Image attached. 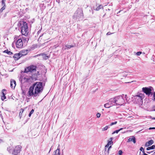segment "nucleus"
I'll use <instances>...</instances> for the list:
<instances>
[{"label": "nucleus", "mask_w": 155, "mask_h": 155, "mask_svg": "<svg viewBox=\"0 0 155 155\" xmlns=\"http://www.w3.org/2000/svg\"><path fill=\"white\" fill-rule=\"evenodd\" d=\"M35 88V95L39 96L43 90V87L42 86V83L40 82H37L35 83L33 85Z\"/></svg>", "instance_id": "1"}, {"label": "nucleus", "mask_w": 155, "mask_h": 155, "mask_svg": "<svg viewBox=\"0 0 155 155\" xmlns=\"http://www.w3.org/2000/svg\"><path fill=\"white\" fill-rule=\"evenodd\" d=\"M83 11L81 8H78L74 14L73 18L75 20H82L83 18Z\"/></svg>", "instance_id": "2"}, {"label": "nucleus", "mask_w": 155, "mask_h": 155, "mask_svg": "<svg viewBox=\"0 0 155 155\" xmlns=\"http://www.w3.org/2000/svg\"><path fill=\"white\" fill-rule=\"evenodd\" d=\"M14 40V42L12 44V45H13L15 43L17 48H21L23 46V42L21 37L20 36H15Z\"/></svg>", "instance_id": "3"}, {"label": "nucleus", "mask_w": 155, "mask_h": 155, "mask_svg": "<svg viewBox=\"0 0 155 155\" xmlns=\"http://www.w3.org/2000/svg\"><path fill=\"white\" fill-rule=\"evenodd\" d=\"M21 27V32L22 35L26 36L28 33L27 24L25 22L22 21L20 23Z\"/></svg>", "instance_id": "4"}, {"label": "nucleus", "mask_w": 155, "mask_h": 155, "mask_svg": "<svg viewBox=\"0 0 155 155\" xmlns=\"http://www.w3.org/2000/svg\"><path fill=\"white\" fill-rule=\"evenodd\" d=\"M116 105H122L125 101L122 95H119L114 97Z\"/></svg>", "instance_id": "5"}, {"label": "nucleus", "mask_w": 155, "mask_h": 155, "mask_svg": "<svg viewBox=\"0 0 155 155\" xmlns=\"http://www.w3.org/2000/svg\"><path fill=\"white\" fill-rule=\"evenodd\" d=\"M36 66L33 65H31L27 67L25 69L24 72L26 73H35L36 71Z\"/></svg>", "instance_id": "6"}, {"label": "nucleus", "mask_w": 155, "mask_h": 155, "mask_svg": "<svg viewBox=\"0 0 155 155\" xmlns=\"http://www.w3.org/2000/svg\"><path fill=\"white\" fill-rule=\"evenodd\" d=\"M153 89V88L151 87H144L142 89L143 92L148 96H149L150 94L152 95L151 91Z\"/></svg>", "instance_id": "7"}, {"label": "nucleus", "mask_w": 155, "mask_h": 155, "mask_svg": "<svg viewBox=\"0 0 155 155\" xmlns=\"http://www.w3.org/2000/svg\"><path fill=\"white\" fill-rule=\"evenodd\" d=\"M34 88L33 87V85H32V86H31L29 89L28 92V94L27 96L28 97H30L31 96H33L34 97H36L38 96H35V90L34 91Z\"/></svg>", "instance_id": "8"}, {"label": "nucleus", "mask_w": 155, "mask_h": 155, "mask_svg": "<svg viewBox=\"0 0 155 155\" xmlns=\"http://www.w3.org/2000/svg\"><path fill=\"white\" fill-rule=\"evenodd\" d=\"M21 146H16L14 150L12 153V154L13 155H18L21 150Z\"/></svg>", "instance_id": "9"}, {"label": "nucleus", "mask_w": 155, "mask_h": 155, "mask_svg": "<svg viewBox=\"0 0 155 155\" xmlns=\"http://www.w3.org/2000/svg\"><path fill=\"white\" fill-rule=\"evenodd\" d=\"M136 98L137 99L140 101H141L144 98V95L140 93L138 95H137L135 96Z\"/></svg>", "instance_id": "10"}, {"label": "nucleus", "mask_w": 155, "mask_h": 155, "mask_svg": "<svg viewBox=\"0 0 155 155\" xmlns=\"http://www.w3.org/2000/svg\"><path fill=\"white\" fill-rule=\"evenodd\" d=\"M108 101L110 104V105L112 106L116 104V102L114 97L110 98L109 100Z\"/></svg>", "instance_id": "11"}, {"label": "nucleus", "mask_w": 155, "mask_h": 155, "mask_svg": "<svg viewBox=\"0 0 155 155\" xmlns=\"http://www.w3.org/2000/svg\"><path fill=\"white\" fill-rule=\"evenodd\" d=\"M16 82L15 80L12 79L11 80L10 86L13 89L15 88L16 86Z\"/></svg>", "instance_id": "12"}, {"label": "nucleus", "mask_w": 155, "mask_h": 155, "mask_svg": "<svg viewBox=\"0 0 155 155\" xmlns=\"http://www.w3.org/2000/svg\"><path fill=\"white\" fill-rule=\"evenodd\" d=\"M21 57V56L19 52L18 54H16L14 55L13 56L15 60H17L20 58Z\"/></svg>", "instance_id": "13"}, {"label": "nucleus", "mask_w": 155, "mask_h": 155, "mask_svg": "<svg viewBox=\"0 0 155 155\" xmlns=\"http://www.w3.org/2000/svg\"><path fill=\"white\" fill-rule=\"evenodd\" d=\"M153 143V140H150L148 142H147L145 144V146L146 147H148L151 145Z\"/></svg>", "instance_id": "14"}, {"label": "nucleus", "mask_w": 155, "mask_h": 155, "mask_svg": "<svg viewBox=\"0 0 155 155\" xmlns=\"http://www.w3.org/2000/svg\"><path fill=\"white\" fill-rule=\"evenodd\" d=\"M132 141L134 143H135L136 142L135 138L134 136L130 137L128 140L127 142H129Z\"/></svg>", "instance_id": "15"}, {"label": "nucleus", "mask_w": 155, "mask_h": 155, "mask_svg": "<svg viewBox=\"0 0 155 155\" xmlns=\"http://www.w3.org/2000/svg\"><path fill=\"white\" fill-rule=\"evenodd\" d=\"M28 51L27 50H24L21 51L20 52V53L21 56H24L26 55L28 53Z\"/></svg>", "instance_id": "16"}, {"label": "nucleus", "mask_w": 155, "mask_h": 155, "mask_svg": "<svg viewBox=\"0 0 155 155\" xmlns=\"http://www.w3.org/2000/svg\"><path fill=\"white\" fill-rule=\"evenodd\" d=\"M111 147V146H110L109 147V148L107 149H106V148L104 149V155H108L109 154V150L110 148Z\"/></svg>", "instance_id": "17"}, {"label": "nucleus", "mask_w": 155, "mask_h": 155, "mask_svg": "<svg viewBox=\"0 0 155 155\" xmlns=\"http://www.w3.org/2000/svg\"><path fill=\"white\" fill-rule=\"evenodd\" d=\"M39 55L42 56L43 58L45 60L49 58L48 56L46 55L45 54L43 53L39 54Z\"/></svg>", "instance_id": "18"}, {"label": "nucleus", "mask_w": 155, "mask_h": 155, "mask_svg": "<svg viewBox=\"0 0 155 155\" xmlns=\"http://www.w3.org/2000/svg\"><path fill=\"white\" fill-rule=\"evenodd\" d=\"M113 138L110 137L109 139L108 140L107 144L109 146H111V145H113V142L112 141Z\"/></svg>", "instance_id": "19"}, {"label": "nucleus", "mask_w": 155, "mask_h": 155, "mask_svg": "<svg viewBox=\"0 0 155 155\" xmlns=\"http://www.w3.org/2000/svg\"><path fill=\"white\" fill-rule=\"evenodd\" d=\"M54 152V154L53 155H60L59 149H57Z\"/></svg>", "instance_id": "20"}, {"label": "nucleus", "mask_w": 155, "mask_h": 155, "mask_svg": "<svg viewBox=\"0 0 155 155\" xmlns=\"http://www.w3.org/2000/svg\"><path fill=\"white\" fill-rule=\"evenodd\" d=\"M104 107L105 108H109L112 106L110 105V104L108 102L107 103L104 104Z\"/></svg>", "instance_id": "21"}, {"label": "nucleus", "mask_w": 155, "mask_h": 155, "mask_svg": "<svg viewBox=\"0 0 155 155\" xmlns=\"http://www.w3.org/2000/svg\"><path fill=\"white\" fill-rule=\"evenodd\" d=\"M154 149H155V145H152V146H151V147H148L146 149V150H150Z\"/></svg>", "instance_id": "22"}, {"label": "nucleus", "mask_w": 155, "mask_h": 155, "mask_svg": "<svg viewBox=\"0 0 155 155\" xmlns=\"http://www.w3.org/2000/svg\"><path fill=\"white\" fill-rule=\"evenodd\" d=\"M103 8V6L102 5H100L98 7H97L95 10L96 11H99L100 9Z\"/></svg>", "instance_id": "23"}, {"label": "nucleus", "mask_w": 155, "mask_h": 155, "mask_svg": "<svg viewBox=\"0 0 155 155\" xmlns=\"http://www.w3.org/2000/svg\"><path fill=\"white\" fill-rule=\"evenodd\" d=\"M6 90L5 89H3L2 90V96H5L6 94Z\"/></svg>", "instance_id": "24"}, {"label": "nucleus", "mask_w": 155, "mask_h": 155, "mask_svg": "<svg viewBox=\"0 0 155 155\" xmlns=\"http://www.w3.org/2000/svg\"><path fill=\"white\" fill-rule=\"evenodd\" d=\"M4 52H5L7 53V54L10 55H12V54H13L12 52L9 51H8V50H5Z\"/></svg>", "instance_id": "25"}, {"label": "nucleus", "mask_w": 155, "mask_h": 155, "mask_svg": "<svg viewBox=\"0 0 155 155\" xmlns=\"http://www.w3.org/2000/svg\"><path fill=\"white\" fill-rule=\"evenodd\" d=\"M6 1V0H2V5L3 6H6L5 4V2Z\"/></svg>", "instance_id": "26"}, {"label": "nucleus", "mask_w": 155, "mask_h": 155, "mask_svg": "<svg viewBox=\"0 0 155 155\" xmlns=\"http://www.w3.org/2000/svg\"><path fill=\"white\" fill-rule=\"evenodd\" d=\"M109 127V126H106L105 127L102 128V131H104L107 130L108 129V128Z\"/></svg>", "instance_id": "27"}, {"label": "nucleus", "mask_w": 155, "mask_h": 155, "mask_svg": "<svg viewBox=\"0 0 155 155\" xmlns=\"http://www.w3.org/2000/svg\"><path fill=\"white\" fill-rule=\"evenodd\" d=\"M22 39L24 42L27 41L28 40V38L25 37H22Z\"/></svg>", "instance_id": "28"}, {"label": "nucleus", "mask_w": 155, "mask_h": 155, "mask_svg": "<svg viewBox=\"0 0 155 155\" xmlns=\"http://www.w3.org/2000/svg\"><path fill=\"white\" fill-rule=\"evenodd\" d=\"M74 45H66V47H67V49H69L70 48H71L74 47Z\"/></svg>", "instance_id": "29"}, {"label": "nucleus", "mask_w": 155, "mask_h": 155, "mask_svg": "<svg viewBox=\"0 0 155 155\" xmlns=\"http://www.w3.org/2000/svg\"><path fill=\"white\" fill-rule=\"evenodd\" d=\"M6 6H3L1 8V9H0V12L1 13L3 11L5 10L6 8Z\"/></svg>", "instance_id": "30"}, {"label": "nucleus", "mask_w": 155, "mask_h": 155, "mask_svg": "<svg viewBox=\"0 0 155 155\" xmlns=\"http://www.w3.org/2000/svg\"><path fill=\"white\" fill-rule=\"evenodd\" d=\"M117 121H115L114 122H112L110 124V126H112L114 125V124H117Z\"/></svg>", "instance_id": "31"}, {"label": "nucleus", "mask_w": 155, "mask_h": 155, "mask_svg": "<svg viewBox=\"0 0 155 155\" xmlns=\"http://www.w3.org/2000/svg\"><path fill=\"white\" fill-rule=\"evenodd\" d=\"M123 153V152L122 150H120L118 151V155H122Z\"/></svg>", "instance_id": "32"}, {"label": "nucleus", "mask_w": 155, "mask_h": 155, "mask_svg": "<svg viewBox=\"0 0 155 155\" xmlns=\"http://www.w3.org/2000/svg\"><path fill=\"white\" fill-rule=\"evenodd\" d=\"M140 151H141L143 153V152H145L144 149L143 147H141L140 149Z\"/></svg>", "instance_id": "33"}, {"label": "nucleus", "mask_w": 155, "mask_h": 155, "mask_svg": "<svg viewBox=\"0 0 155 155\" xmlns=\"http://www.w3.org/2000/svg\"><path fill=\"white\" fill-rule=\"evenodd\" d=\"M7 150L10 153H11V150H12V149L11 148V147H8L7 148Z\"/></svg>", "instance_id": "34"}, {"label": "nucleus", "mask_w": 155, "mask_h": 155, "mask_svg": "<svg viewBox=\"0 0 155 155\" xmlns=\"http://www.w3.org/2000/svg\"><path fill=\"white\" fill-rule=\"evenodd\" d=\"M6 99V97L5 96H2L1 97V99L2 101H3L4 99Z\"/></svg>", "instance_id": "35"}, {"label": "nucleus", "mask_w": 155, "mask_h": 155, "mask_svg": "<svg viewBox=\"0 0 155 155\" xmlns=\"http://www.w3.org/2000/svg\"><path fill=\"white\" fill-rule=\"evenodd\" d=\"M119 132V130H116L115 131H114L112 133V134H114L115 133H118V132Z\"/></svg>", "instance_id": "36"}, {"label": "nucleus", "mask_w": 155, "mask_h": 155, "mask_svg": "<svg viewBox=\"0 0 155 155\" xmlns=\"http://www.w3.org/2000/svg\"><path fill=\"white\" fill-rule=\"evenodd\" d=\"M141 53H142V52H141L139 51V52H137L136 53V54L137 55L139 56V55H140Z\"/></svg>", "instance_id": "37"}, {"label": "nucleus", "mask_w": 155, "mask_h": 155, "mask_svg": "<svg viewBox=\"0 0 155 155\" xmlns=\"http://www.w3.org/2000/svg\"><path fill=\"white\" fill-rule=\"evenodd\" d=\"M109 147V145L107 143V144L105 146V149L106 148V149H107H107H108L109 148L108 147Z\"/></svg>", "instance_id": "38"}, {"label": "nucleus", "mask_w": 155, "mask_h": 155, "mask_svg": "<svg viewBox=\"0 0 155 155\" xmlns=\"http://www.w3.org/2000/svg\"><path fill=\"white\" fill-rule=\"evenodd\" d=\"M101 114L100 113H98L97 114V117H99L101 116Z\"/></svg>", "instance_id": "39"}, {"label": "nucleus", "mask_w": 155, "mask_h": 155, "mask_svg": "<svg viewBox=\"0 0 155 155\" xmlns=\"http://www.w3.org/2000/svg\"><path fill=\"white\" fill-rule=\"evenodd\" d=\"M66 49H67V47H66V46L65 47H63L62 48V50L64 51V50H65Z\"/></svg>", "instance_id": "40"}, {"label": "nucleus", "mask_w": 155, "mask_h": 155, "mask_svg": "<svg viewBox=\"0 0 155 155\" xmlns=\"http://www.w3.org/2000/svg\"><path fill=\"white\" fill-rule=\"evenodd\" d=\"M34 110L33 109H32L31 112H30L31 114H32L34 112Z\"/></svg>", "instance_id": "41"}, {"label": "nucleus", "mask_w": 155, "mask_h": 155, "mask_svg": "<svg viewBox=\"0 0 155 155\" xmlns=\"http://www.w3.org/2000/svg\"><path fill=\"white\" fill-rule=\"evenodd\" d=\"M153 100L155 101V92L153 93Z\"/></svg>", "instance_id": "42"}, {"label": "nucleus", "mask_w": 155, "mask_h": 155, "mask_svg": "<svg viewBox=\"0 0 155 155\" xmlns=\"http://www.w3.org/2000/svg\"><path fill=\"white\" fill-rule=\"evenodd\" d=\"M153 152H154L153 150L151 151V152H150L149 151H147V152H146V153H148V154H150L151 153Z\"/></svg>", "instance_id": "43"}, {"label": "nucleus", "mask_w": 155, "mask_h": 155, "mask_svg": "<svg viewBox=\"0 0 155 155\" xmlns=\"http://www.w3.org/2000/svg\"><path fill=\"white\" fill-rule=\"evenodd\" d=\"M108 8V10H109V11H110V10H111V9H112V8H111V6H110V8H109V7H108L107 8Z\"/></svg>", "instance_id": "44"}, {"label": "nucleus", "mask_w": 155, "mask_h": 155, "mask_svg": "<svg viewBox=\"0 0 155 155\" xmlns=\"http://www.w3.org/2000/svg\"><path fill=\"white\" fill-rule=\"evenodd\" d=\"M111 33L110 32H108L107 33V35H111Z\"/></svg>", "instance_id": "45"}, {"label": "nucleus", "mask_w": 155, "mask_h": 155, "mask_svg": "<svg viewBox=\"0 0 155 155\" xmlns=\"http://www.w3.org/2000/svg\"><path fill=\"white\" fill-rule=\"evenodd\" d=\"M155 127H150L149 128V130H151V129H155Z\"/></svg>", "instance_id": "46"}, {"label": "nucleus", "mask_w": 155, "mask_h": 155, "mask_svg": "<svg viewBox=\"0 0 155 155\" xmlns=\"http://www.w3.org/2000/svg\"><path fill=\"white\" fill-rule=\"evenodd\" d=\"M23 110H22V113H21V111H20V113H19V116H20L21 115V114H22V113L23 112Z\"/></svg>", "instance_id": "47"}, {"label": "nucleus", "mask_w": 155, "mask_h": 155, "mask_svg": "<svg viewBox=\"0 0 155 155\" xmlns=\"http://www.w3.org/2000/svg\"><path fill=\"white\" fill-rule=\"evenodd\" d=\"M23 110H22V113H21V111H20V113H19V116H20L21 115V114H22V113L23 112Z\"/></svg>", "instance_id": "48"}, {"label": "nucleus", "mask_w": 155, "mask_h": 155, "mask_svg": "<svg viewBox=\"0 0 155 155\" xmlns=\"http://www.w3.org/2000/svg\"><path fill=\"white\" fill-rule=\"evenodd\" d=\"M1 111L0 112V116L1 117H2V119L3 117H2V115L1 114Z\"/></svg>", "instance_id": "49"}, {"label": "nucleus", "mask_w": 155, "mask_h": 155, "mask_svg": "<svg viewBox=\"0 0 155 155\" xmlns=\"http://www.w3.org/2000/svg\"><path fill=\"white\" fill-rule=\"evenodd\" d=\"M123 129V128H120V129L118 130H119V131H120V130H122Z\"/></svg>", "instance_id": "50"}, {"label": "nucleus", "mask_w": 155, "mask_h": 155, "mask_svg": "<svg viewBox=\"0 0 155 155\" xmlns=\"http://www.w3.org/2000/svg\"><path fill=\"white\" fill-rule=\"evenodd\" d=\"M32 114H31V113H30L29 114V117H30L31 116V115Z\"/></svg>", "instance_id": "51"}, {"label": "nucleus", "mask_w": 155, "mask_h": 155, "mask_svg": "<svg viewBox=\"0 0 155 155\" xmlns=\"http://www.w3.org/2000/svg\"><path fill=\"white\" fill-rule=\"evenodd\" d=\"M38 56H39V54H38L37 55H35V56H34V57H38Z\"/></svg>", "instance_id": "52"}, {"label": "nucleus", "mask_w": 155, "mask_h": 155, "mask_svg": "<svg viewBox=\"0 0 155 155\" xmlns=\"http://www.w3.org/2000/svg\"><path fill=\"white\" fill-rule=\"evenodd\" d=\"M151 118L153 120H155V117H153Z\"/></svg>", "instance_id": "53"}, {"label": "nucleus", "mask_w": 155, "mask_h": 155, "mask_svg": "<svg viewBox=\"0 0 155 155\" xmlns=\"http://www.w3.org/2000/svg\"><path fill=\"white\" fill-rule=\"evenodd\" d=\"M121 11L120 10V11H119L118 13H117V14H118L119 13H120V12Z\"/></svg>", "instance_id": "54"}, {"label": "nucleus", "mask_w": 155, "mask_h": 155, "mask_svg": "<svg viewBox=\"0 0 155 155\" xmlns=\"http://www.w3.org/2000/svg\"><path fill=\"white\" fill-rule=\"evenodd\" d=\"M2 142V140L1 139H0V143H1Z\"/></svg>", "instance_id": "55"}, {"label": "nucleus", "mask_w": 155, "mask_h": 155, "mask_svg": "<svg viewBox=\"0 0 155 155\" xmlns=\"http://www.w3.org/2000/svg\"><path fill=\"white\" fill-rule=\"evenodd\" d=\"M6 14H7V13H5V16H6Z\"/></svg>", "instance_id": "56"}, {"label": "nucleus", "mask_w": 155, "mask_h": 155, "mask_svg": "<svg viewBox=\"0 0 155 155\" xmlns=\"http://www.w3.org/2000/svg\"><path fill=\"white\" fill-rule=\"evenodd\" d=\"M153 154L155 155V151L154 152Z\"/></svg>", "instance_id": "57"}, {"label": "nucleus", "mask_w": 155, "mask_h": 155, "mask_svg": "<svg viewBox=\"0 0 155 155\" xmlns=\"http://www.w3.org/2000/svg\"><path fill=\"white\" fill-rule=\"evenodd\" d=\"M51 150V149H50V150H49V152H50V151Z\"/></svg>", "instance_id": "58"}, {"label": "nucleus", "mask_w": 155, "mask_h": 155, "mask_svg": "<svg viewBox=\"0 0 155 155\" xmlns=\"http://www.w3.org/2000/svg\"><path fill=\"white\" fill-rule=\"evenodd\" d=\"M110 6V5H109V6ZM107 7H108V6H107Z\"/></svg>", "instance_id": "59"}, {"label": "nucleus", "mask_w": 155, "mask_h": 155, "mask_svg": "<svg viewBox=\"0 0 155 155\" xmlns=\"http://www.w3.org/2000/svg\"><path fill=\"white\" fill-rule=\"evenodd\" d=\"M125 97H126L127 96V95H125Z\"/></svg>", "instance_id": "60"}, {"label": "nucleus", "mask_w": 155, "mask_h": 155, "mask_svg": "<svg viewBox=\"0 0 155 155\" xmlns=\"http://www.w3.org/2000/svg\"><path fill=\"white\" fill-rule=\"evenodd\" d=\"M39 31H38V32H39Z\"/></svg>", "instance_id": "61"}, {"label": "nucleus", "mask_w": 155, "mask_h": 155, "mask_svg": "<svg viewBox=\"0 0 155 155\" xmlns=\"http://www.w3.org/2000/svg\"><path fill=\"white\" fill-rule=\"evenodd\" d=\"M141 153V151H140V153Z\"/></svg>", "instance_id": "62"}]
</instances>
